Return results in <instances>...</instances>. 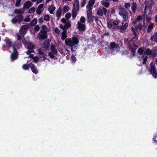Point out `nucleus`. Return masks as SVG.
Segmentation results:
<instances>
[{
	"mask_svg": "<svg viewBox=\"0 0 157 157\" xmlns=\"http://www.w3.org/2000/svg\"><path fill=\"white\" fill-rule=\"evenodd\" d=\"M41 28V30L39 33L38 36V38L40 39H44L47 38V31L48 30V29L45 25H43Z\"/></svg>",
	"mask_w": 157,
	"mask_h": 157,
	"instance_id": "obj_4",
	"label": "nucleus"
},
{
	"mask_svg": "<svg viewBox=\"0 0 157 157\" xmlns=\"http://www.w3.org/2000/svg\"><path fill=\"white\" fill-rule=\"evenodd\" d=\"M144 52L143 54V56L145 57L143 60V64H144L147 59V55H150L151 57H155V51H151L149 49H143L141 48H139L138 50V53L140 55H142Z\"/></svg>",
	"mask_w": 157,
	"mask_h": 157,
	"instance_id": "obj_1",
	"label": "nucleus"
},
{
	"mask_svg": "<svg viewBox=\"0 0 157 157\" xmlns=\"http://www.w3.org/2000/svg\"><path fill=\"white\" fill-rule=\"evenodd\" d=\"M28 28L27 25H24L22 26L19 31V33L21 34H25L26 33V29Z\"/></svg>",
	"mask_w": 157,
	"mask_h": 157,
	"instance_id": "obj_14",
	"label": "nucleus"
},
{
	"mask_svg": "<svg viewBox=\"0 0 157 157\" xmlns=\"http://www.w3.org/2000/svg\"><path fill=\"white\" fill-rule=\"evenodd\" d=\"M40 56H41L44 58V60L45 59V55L44 52H43L41 49H39L38 50Z\"/></svg>",
	"mask_w": 157,
	"mask_h": 157,
	"instance_id": "obj_24",
	"label": "nucleus"
},
{
	"mask_svg": "<svg viewBox=\"0 0 157 157\" xmlns=\"http://www.w3.org/2000/svg\"><path fill=\"white\" fill-rule=\"evenodd\" d=\"M102 3L104 6L107 7L109 5V0H102Z\"/></svg>",
	"mask_w": 157,
	"mask_h": 157,
	"instance_id": "obj_19",
	"label": "nucleus"
},
{
	"mask_svg": "<svg viewBox=\"0 0 157 157\" xmlns=\"http://www.w3.org/2000/svg\"><path fill=\"white\" fill-rule=\"evenodd\" d=\"M111 48L113 49L114 50H116V49H118L119 47V46L117 44H116L114 42H112L110 44Z\"/></svg>",
	"mask_w": 157,
	"mask_h": 157,
	"instance_id": "obj_17",
	"label": "nucleus"
},
{
	"mask_svg": "<svg viewBox=\"0 0 157 157\" xmlns=\"http://www.w3.org/2000/svg\"><path fill=\"white\" fill-rule=\"evenodd\" d=\"M66 50H67V52L68 51L66 49Z\"/></svg>",
	"mask_w": 157,
	"mask_h": 157,
	"instance_id": "obj_60",
	"label": "nucleus"
},
{
	"mask_svg": "<svg viewBox=\"0 0 157 157\" xmlns=\"http://www.w3.org/2000/svg\"><path fill=\"white\" fill-rule=\"evenodd\" d=\"M67 57H68L67 56H66V58H67Z\"/></svg>",
	"mask_w": 157,
	"mask_h": 157,
	"instance_id": "obj_62",
	"label": "nucleus"
},
{
	"mask_svg": "<svg viewBox=\"0 0 157 157\" xmlns=\"http://www.w3.org/2000/svg\"><path fill=\"white\" fill-rule=\"evenodd\" d=\"M102 11H103L104 13L105 14L107 13V10L106 9L104 8H102Z\"/></svg>",
	"mask_w": 157,
	"mask_h": 157,
	"instance_id": "obj_50",
	"label": "nucleus"
},
{
	"mask_svg": "<svg viewBox=\"0 0 157 157\" xmlns=\"http://www.w3.org/2000/svg\"><path fill=\"white\" fill-rule=\"evenodd\" d=\"M66 44L71 48V50L72 51V47L75 46L78 42V39L75 37H72V39H67L65 40Z\"/></svg>",
	"mask_w": 157,
	"mask_h": 157,
	"instance_id": "obj_3",
	"label": "nucleus"
},
{
	"mask_svg": "<svg viewBox=\"0 0 157 157\" xmlns=\"http://www.w3.org/2000/svg\"><path fill=\"white\" fill-rule=\"evenodd\" d=\"M33 5L32 3L30 1L26 2L24 4V8L28 9Z\"/></svg>",
	"mask_w": 157,
	"mask_h": 157,
	"instance_id": "obj_16",
	"label": "nucleus"
},
{
	"mask_svg": "<svg viewBox=\"0 0 157 157\" xmlns=\"http://www.w3.org/2000/svg\"><path fill=\"white\" fill-rule=\"evenodd\" d=\"M17 39L18 40H20L21 39V36L19 34H17Z\"/></svg>",
	"mask_w": 157,
	"mask_h": 157,
	"instance_id": "obj_53",
	"label": "nucleus"
},
{
	"mask_svg": "<svg viewBox=\"0 0 157 157\" xmlns=\"http://www.w3.org/2000/svg\"><path fill=\"white\" fill-rule=\"evenodd\" d=\"M14 12L16 13H22L24 11L21 9H17L14 10Z\"/></svg>",
	"mask_w": 157,
	"mask_h": 157,
	"instance_id": "obj_30",
	"label": "nucleus"
},
{
	"mask_svg": "<svg viewBox=\"0 0 157 157\" xmlns=\"http://www.w3.org/2000/svg\"><path fill=\"white\" fill-rule=\"evenodd\" d=\"M71 61L72 63H74L75 62L76 60V59L75 57L73 56H71Z\"/></svg>",
	"mask_w": 157,
	"mask_h": 157,
	"instance_id": "obj_39",
	"label": "nucleus"
},
{
	"mask_svg": "<svg viewBox=\"0 0 157 157\" xmlns=\"http://www.w3.org/2000/svg\"><path fill=\"white\" fill-rule=\"evenodd\" d=\"M95 0H90L89 2V5L90 6L89 7L91 6L94 4V3Z\"/></svg>",
	"mask_w": 157,
	"mask_h": 157,
	"instance_id": "obj_31",
	"label": "nucleus"
},
{
	"mask_svg": "<svg viewBox=\"0 0 157 157\" xmlns=\"http://www.w3.org/2000/svg\"><path fill=\"white\" fill-rule=\"evenodd\" d=\"M136 3H134V2L132 4V6H131V9H132V12H133L134 13L135 12V10L136 9Z\"/></svg>",
	"mask_w": 157,
	"mask_h": 157,
	"instance_id": "obj_27",
	"label": "nucleus"
},
{
	"mask_svg": "<svg viewBox=\"0 0 157 157\" xmlns=\"http://www.w3.org/2000/svg\"><path fill=\"white\" fill-rule=\"evenodd\" d=\"M33 2H35L36 1V0H31Z\"/></svg>",
	"mask_w": 157,
	"mask_h": 157,
	"instance_id": "obj_56",
	"label": "nucleus"
},
{
	"mask_svg": "<svg viewBox=\"0 0 157 157\" xmlns=\"http://www.w3.org/2000/svg\"><path fill=\"white\" fill-rule=\"evenodd\" d=\"M69 8V6H65L63 7V11L64 13H66L68 11Z\"/></svg>",
	"mask_w": 157,
	"mask_h": 157,
	"instance_id": "obj_28",
	"label": "nucleus"
},
{
	"mask_svg": "<svg viewBox=\"0 0 157 157\" xmlns=\"http://www.w3.org/2000/svg\"><path fill=\"white\" fill-rule=\"evenodd\" d=\"M146 20L147 21H150L151 19V17H146Z\"/></svg>",
	"mask_w": 157,
	"mask_h": 157,
	"instance_id": "obj_49",
	"label": "nucleus"
},
{
	"mask_svg": "<svg viewBox=\"0 0 157 157\" xmlns=\"http://www.w3.org/2000/svg\"><path fill=\"white\" fill-rule=\"evenodd\" d=\"M61 9L60 8L58 9L56 12V16L59 20L61 15Z\"/></svg>",
	"mask_w": 157,
	"mask_h": 157,
	"instance_id": "obj_18",
	"label": "nucleus"
},
{
	"mask_svg": "<svg viewBox=\"0 0 157 157\" xmlns=\"http://www.w3.org/2000/svg\"><path fill=\"white\" fill-rule=\"evenodd\" d=\"M66 32V31L64 30L62 33L61 39L62 40H64L67 37Z\"/></svg>",
	"mask_w": 157,
	"mask_h": 157,
	"instance_id": "obj_21",
	"label": "nucleus"
},
{
	"mask_svg": "<svg viewBox=\"0 0 157 157\" xmlns=\"http://www.w3.org/2000/svg\"><path fill=\"white\" fill-rule=\"evenodd\" d=\"M85 22V19L83 17L81 18L79 21L77 23V27L80 31L85 30L86 26L84 23Z\"/></svg>",
	"mask_w": 157,
	"mask_h": 157,
	"instance_id": "obj_5",
	"label": "nucleus"
},
{
	"mask_svg": "<svg viewBox=\"0 0 157 157\" xmlns=\"http://www.w3.org/2000/svg\"><path fill=\"white\" fill-rule=\"evenodd\" d=\"M61 21L64 24H65L66 23V20L64 18H62L61 20Z\"/></svg>",
	"mask_w": 157,
	"mask_h": 157,
	"instance_id": "obj_51",
	"label": "nucleus"
},
{
	"mask_svg": "<svg viewBox=\"0 0 157 157\" xmlns=\"http://www.w3.org/2000/svg\"><path fill=\"white\" fill-rule=\"evenodd\" d=\"M77 11H75L74 10H72V17L74 18H75L76 16V12H77Z\"/></svg>",
	"mask_w": 157,
	"mask_h": 157,
	"instance_id": "obj_32",
	"label": "nucleus"
},
{
	"mask_svg": "<svg viewBox=\"0 0 157 157\" xmlns=\"http://www.w3.org/2000/svg\"><path fill=\"white\" fill-rule=\"evenodd\" d=\"M44 5L43 4H40L38 7L36 12L38 14H40L43 10Z\"/></svg>",
	"mask_w": 157,
	"mask_h": 157,
	"instance_id": "obj_13",
	"label": "nucleus"
},
{
	"mask_svg": "<svg viewBox=\"0 0 157 157\" xmlns=\"http://www.w3.org/2000/svg\"><path fill=\"white\" fill-rule=\"evenodd\" d=\"M155 21L157 22V15L155 17Z\"/></svg>",
	"mask_w": 157,
	"mask_h": 157,
	"instance_id": "obj_55",
	"label": "nucleus"
},
{
	"mask_svg": "<svg viewBox=\"0 0 157 157\" xmlns=\"http://www.w3.org/2000/svg\"><path fill=\"white\" fill-rule=\"evenodd\" d=\"M108 27L109 28H111L112 27V24L109 22H108L107 23Z\"/></svg>",
	"mask_w": 157,
	"mask_h": 157,
	"instance_id": "obj_44",
	"label": "nucleus"
},
{
	"mask_svg": "<svg viewBox=\"0 0 157 157\" xmlns=\"http://www.w3.org/2000/svg\"><path fill=\"white\" fill-rule=\"evenodd\" d=\"M37 23V20L36 19H34L31 22V25H35Z\"/></svg>",
	"mask_w": 157,
	"mask_h": 157,
	"instance_id": "obj_38",
	"label": "nucleus"
},
{
	"mask_svg": "<svg viewBox=\"0 0 157 157\" xmlns=\"http://www.w3.org/2000/svg\"><path fill=\"white\" fill-rule=\"evenodd\" d=\"M156 61H157V59H156Z\"/></svg>",
	"mask_w": 157,
	"mask_h": 157,
	"instance_id": "obj_64",
	"label": "nucleus"
},
{
	"mask_svg": "<svg viewBox=\"0 0 157 157\" xmlns=\"http://www.w3.org/2000/svg\"><path fill=\"white\" fill-rule=\"evenodd\" d=\"M54 31L57 34H59L60 33V31L57 28H56L54 29Z\"/></svg>",
	"mask_w": 157,
	"mask_h": 157,
	"instance_id": "obj_41",
	"label": "nucleus"
},
{
	"mask_svg": "<svg viewBox=\"0 0 157 157\" xmlns=\"http://www.w3.org/2000/svg\"><path fill=\"white\" fill-rule=\"evenodd\" d=\"M43 0H36V2L37 3H39L42 2Z\"/></svg>",
	"mask_w": 157,
	"mask_h": 157,
	"instance_id": "obj_54",
	"label": "nucleus"
},
{
	"mask_svg": "<svg viewBox=\"0 0 157 157\" xmlns=\"http://www.w3.org/2000/svg\"><path fill=\"white\" fill-rule=\"evenodd\" d=\"M86 3V0H83L81 3V6H84Z\"/></svg>",
	"mask_w": 157,
	"mask_h": 157,
	"instance_id": "obj_43",
	"label": "nucleus"
},
{
	"mask_svg": "<svg viewBox=\"0 0 157 157\" xmlns=\"http://www.w3.org/2000/svg\"><path fill=\"white\" fill-rule=\"evenodd\" d=\"M132 31H133L134 34L135 36V37H134L132 39V40L134 41L136 40L137 39V37L136 36V29H135L134 28H133V27L132 28Z\"/></svg>",
	"mask_w": 157,
	"mask_h": 157,
	"instance_id": "obj_23",
	"label": "nucleus"
},
{
	"mask_svg": "<svg viewBox=\"0 0 157 157\" xmlns=\"http://www.w3.org/2000/svg\"><path fill=\"white\" fill-rule=\"evenodd\" d=\"M153 24H151L148 26V32H149L153 28Z\"/></svg>",
	"mask_w": 157,
	"mask_h": 157,
	"instance_id": "obj_36",
	"label": "nucleus"
},
{
	"mask_svg": "<svg viewBox=\"0 0 157 157\" xmlns=\"http://www.w3.org/2000/svg\"><path fill=\"white\" fill-rule=\"evenodd\" d=\"M136 21H134L133 22V23L134 24H135L136 23Z\"/></svg>",
	"mask_w": 157,
	"mask_h": 157,
	"instance_id": "obj_58",
	"label": "nucleus"
},
{
	"mask_svg": "<svg viewBox=\"0 0 157 157\" xmlns=\"http://www.w3.org/2000/svg\"><path fill=\"white\" fill-rule=\"evenodd\" d=\"M35 11V8L33 7L29 10V13H33Z\"/></svg>",
	"mask_w": 157,
	"mask_h": 157,
	"instance_id": "obj_33",
	"label": "nucleus"
},
{
	"mask_svg": "<svg viewBox=\"0 0 157 157\" xmlns=\"http://www.w3.org/2000/svg\"><path fill=\"white\" fill-rule=\"evenodd\" d=\"M145 13H144V15H145Z\"/></svg>",
	"mask_w": 157,
	"mask_h": 157,
	"instance_id": "obj_61",
	"label": "nucleus"
},
{
	"mask_svg": "<svg viewBox=\"0 0 157 157\" xmlns=\"http://www.w3.org/2000/svg\"><path fill=\"white\" fill-rule=\"evenodd\" d=\"M71 26V25L69 22L66 23L64 25L62 24L60 25V27L62 29H67Z\"/></svg>",
	"mask_w": 157,
	"mask_h": 157,
	"instance_id": "obj_15",
	"label": "nucleus"
},
{
	"mask_svg": "<svg viewBox=\"0 0 157 157\" xmlns=\"http://www.w3.org/2000/svg\"><path fill=\"white\" fill-rule=\"evenodd\" d=\"M113 0V1H117V0Z\"/></svg>",
	"mask_w": 157,
	"mask_h": 157,
	"instance_id": "obj_59",
	"label": "nucleus"
},
{
	"mask_svg": "<svg viewBox=\"0 0 157 157\" xmlns=\"http://www.w3.org/2000/svg\"><path fill=\"white\" fill-rule=\"evenodd\" d=\"M55 9V7L53 5L50 6L48 9V11L51 14H52Z\"/></svg>",
	"mask_w": 157,
	"mask_h": 157,
	"instance_id": "obj_22",
	"label": "nucleus"
},
{
	"mask_svg": "<svg viewBox=\"0 0 157 157\" xmlns=\"http://www.w3.org/2000/svg\"><path fill=\"white\" fill-rule=\"evenodd\" d=\"M133 53H134V51H133Z\"/></svg>",
	"mask_w": 157,
	"mask_h": 157,
	"instance_id": "obj_63",
	"label": "nucleus"
},
{
	"mask_svg": "<svg viewBox=\"0 0 157 157\" xmlns=\"http://www.w3.org/2000/svg\"><path fill=\"white\" fill-rule=\"evenodd\" d=\"M87 13L88 20L90 22H91L93 20V17L92 16L91 11L92 8V7H89L88 6H87Z\"/></svg>",
	"mask_w": 157,
	"mask_h": 157,
	"instance_id": "obj_8",
	"label": "nucleus"
},
{
	"mask_svg": "<svg viewBox=\"0 0 157 157\" xmlns=\"http://www.w3.org/2000/svg\"><path fill=\"white\" fill-rule=\"evenodd\" d=\"M24 43L25 44V48L27 49H29L27 51L26 53L27 54H30L32 52H34V51L32 49L34 48V45L33 43L28 41H26L25 43L24 42Z\"/></svg>",
	"mask_w": 157,
	"mask_h": 157,
	"instance_id": "obj_6",
	"label": "nucleus"
},
{
	"mask_svg": "<svg viewBox=\"0 0 157 157\" xmlns=\"http://www.w3.org/2000/svg\"><path fill=\"white\" fill-rule=\"evenodd\" d=\"M128 26V24L127 23H125L124 25L122 27L121 29L123 30L125 29Z\"/></svg>",
	"mask_w": 157,
	"mask_h": 157,
	"instance_id": "obj_37",
	"label": "nucleus"
},
{
	"mask_svg": "<svg viewBox=\"0 0 157 157\" xmlns=\"http://www.w3.org/2000/svg\"><path fill=\"white\" fill-rule=\"evenodd\" d=\"M153 140L155 142V143H157V132L155 134V136L153 138Z\"/></svg>",
	"mask_w": 157,
	"mask_h": 157,
	"instance_id": "obj_40",
	"label": "nucleus"
},
{
	"mask_svg": "<svg viewBox=\"0 0 157 157\" xmlns=\"http://www.w3.org/2000/svg\"><path fill=\"white\" fill-rule=\"evenodd\" d=\"M30 59L31 61L33 60L34 62H36L38 60V59L37 57H33L32 55H30L29 56Z\"/></svg>",
	"mask_w": 157,
	"mask_h": 157,
	"instance_id": "obj_25",
	"label": "nucleus"
},
{
	"mask_svg": "<svg viewBox=\"0 0 157 157\" xmlns=\"http://www.w3.org/2000/svg\"><path fill=\"white\" fill-rule=\"evenodd\" d=\"M29 66H30L32 71L33 73L36 74L38 73V71L36 67L32 64H30L29 65L26 64H24L23 65L22 67L23 69L25 70H28L29 69Z\"/></svg>",
	"mask_w": 157,
	"mask_h": 157,
	"instance_id": "obj_7",
	"label": "nucleus"
},
{
	"mask_svg": "<svg viewBox=\"0 0 157 157\" xmlns=\"http://www.w3.org/2000/svg\"><path fill=\"white\" fill-rule=\"evenodd\" d=\"M5 41L8 46L9 47H12L13 49V52L11 55V60L12 61H14L17 59L18 57V53L17 50L15 49L14 47L11 46V42L9 39L8 38H6Z\"/></svg>",
	"mask_w": 157,
	"mask_h": 157,
	"instance_id": "obj_2",
	"label": "nucleus"
},
{
	"mask_svg": "<svg viewBox=\"0 0 157 157\" xmlns=\"http://www.w3.org/2000/svg\"><path fill=\"white\" fill-rule=\"evenodd\" d=\"M30 20L29 17H27L26 18L24 19V21L26 22H28Z\"/></svg>",
	"mask_w": 157,
	"mask_h": 157,
	"instance_id": "obj_52",
	"label": "nucleus"
},
{
	"mask_svg": "<svg viewBox=\"0 0 157 157\" xmlns=\"http://www.w3.org/2000/svg\"><path fill=\"white\" fill-rule=\"evenodd\" d=\"M51 52L49 53V56L51 58H53L56 55L57 53V51L55 49V46L52 45L51 47Z\"/></svg>",
	"mask_w": 157,
	"mask_h": 157,
	"instance_id": "obj_10",
	"label": "nucleus"
},
{
	"mask_svg": "<svg viewBox=\"0 0 157 157\" xmlns=\"http://www.w3.org/2000/svg\"><path fill=\"white\" fill-rule=\"evenodd\" d=\"M51 0H47L46 1V2H49V1H51Z\"/></svg>",
	"mask_w": 157,
	"mask_h": 157,
	"instance_id": "obj_57",
	"label": "nucleus"
},
{
	"mask_svg": "<svg viewBox=\"0 0 157 157\" xmlns=\"http://www.w3.org/2000/svg\"><path fill=\"white\" fill-rule=\"evenodd\" d=\"M65 17L66 18V19H69L71 17V14L70 13H67L65 14Z\"/></svg>",
	"mask_w": 157,
	"mask_h": 157,
	"instance_id": "obj_34",
	"label": "nucleus"
},
{
	"mask_svg": "<svg viewBox=\"0 0 157 157\" xmlns=\"http://www.w3.org/2000/svg\"><path fill=\"white\" fill-rule=\"evenodd\" d=\"M79 3L78 0H75V3L73 5L72 10L78 11L79 9Z\"/></svg>",
	"mask_w": 157,
	"mask_h": 157,
	"instance_id": "obj_12",
	"label": "nucleus"
},
{
	"mask_svg": "<svg viewBox=\"0 0 157 157\" xmlns=\"http://www.w3.org/2000/svg\"><path fill=\"white\" fill-rule=\"evenodd\" d=\"M124 6L125 8H128L130 7V4L128 3H126L125 4Z\"/></svg>",
	"mask_w": 157,
	"mask_h": 157,
	"instance_id": "obj_46",
	"label": "nucleus"
},
{
	"mask_svg": "<svg viewBox=\"0 0 157 157\" xmlns=\"http://www.w3.org/2000/svg\"><path fill=\"white\" fill-rule=\"evenodd\" d=\"M97 13L99 15H102L103 14L102 10H101L100 9H99L98 10Z\"/></svg>",
	"mask_w": 157,
	"mask_h": 157,
	"instance_id": "obj_29",
	"label": "nucleus"
},
{
	"mask_svg": "<svg viewBox=\"0 0 157 157\" xmlns=\"http://www.w3.org/2000/svg\"><path fill=\"white\" fill-rule=\"evenodd\" d=\"M151 39L154 41L157 42V32L151 37Z\"/></svg>",
	"mask_w": 157,
	"mask_h": 157,
	"instance_id": "obj_26",
	"label": "nucleus"
},
{
	"mask_svg": "<svg viewBox=\"0 0 157 157\" xmlns=\"http://www.w3.org/2000/svg\"><path fill=\"white\" fill-rule=\"evenodd\" d=\"M44 19L46 21H48L50 20V17L48 15H46L44 17Z\"/></svg>",
	"mask_w": 157,
	"mask_h": 157,
	"instance_id": "obj_35",
	"label": "nucleus"
},
{
	"mask_svg": "<svg viewBox=\"0 0 157 157\" xmlns=\"http://www.w3.org/2000/svg\"><path fill=\"white\" fill-rule=\"evenodd\" d=\"M23 17L22 15H20L12 19V22L13 23H15L17 22H20L23 21Z\"/></svg>",
	"mask_w": 157,
	"mask_h": 157,
	"instance_id": "obj_11",
	"label": "nucleus"
},
{
	"mask_svg": "<svg viewBox=\"0 0 157 157\" xmlns=\"http://www.w3.org/2000/svg\"><path fill=\"white\" fill-rule=\"evenodd\" d=\"M119 22L118 21H113V24L114 25H117L119 24Z\"/></svg>",
	"mask_w": 157,
	"mask_h": 157,
	"instance_id": "obj_45",
	"label": "nucleus"
},
{
	"mask_svg": "<svg viewBox=\"0 0 157 157\" xmlns=\"http://www.w3.org/2000/svg\"><path fill=\"white\" fill-rule=\"evenodd\" d=\"M35 30L36 31H38L39 29V27L38 25H36L35 26L34 28Z\"/></svg>",
	"mask_w": 157,
	"mask_h": 157,
	"instance_id": "obj_47",
	"label": "nucleus"
},
{
	"mask_svg": "<svg viewBox=\"0 0 157 157\" xmlns=\"http://www.w3.org/2000/svg\"><path fill=\"white\" fill-rule=\"evenodd\" d=\"M142 17L141 16H139L137 17V20L138 21H139L142 19Z\"/></svg>",
	"mask_w": 157,
	"mask_h": 157,
	"instance_id": "obj_48",
	"label": "nucleus"
},
{
	"mask_svg": "<svg viewBox=\"0 0 157 157\" xmlns=\"http://www.w3.org/2000/svg\"><path fill=\"white\" fill-rule=\"evenodd\" d=\"M124 9L123 10V11L121 10L120 11L119 13V14L123 18L125 19L126 17V14L125 12L124 11Z\"/></svg>",
	"mask_w": 157,
	"mask_h": 157,
	"instance_id": "obj_20",
	"label": "nucleus"
},
{
	"mask_svg": "<svg viewBox=\"0 0 157 157\" xmlns=\"http://www.w3.org/2000/svg\"><path fill=\"white\" fill-rule=\"evenodd\" d=\"M151 66V73L152 75L155 78H157V73L155 70V68L154 66L153 63H150Z\"/></svg>",
	"mask_w": 157,
	"mask_h": 157,
	"instance_id": "obj_9",
	"label": "nucleus"
},
{
	"mask_svg": "<svg viewBox=\"0 0 157 157\" xmlns=\"http://www.w3.org/2000/svg\"><path fill=\"white\" fill-rule=\"evenodd\" d=\"M44 48H48V47L49 46V43L48 42L45 43L44 44Z\"/></svg>",
	"mask_w": 157,
	"mask_h": 157,
	"instance_id": "obj_42",
	"label": "nucleus"
}]
</instances>
